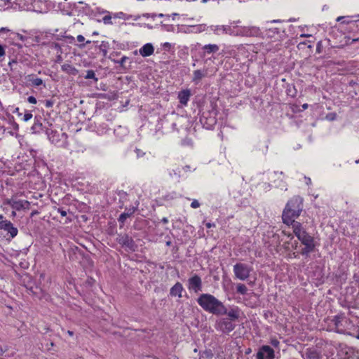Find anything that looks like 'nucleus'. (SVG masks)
I'll list each match as a JSON object with an SVG mask.
<instances>
[{
    "instance_id": "f257e3e1",
    "label": "nucleus",
    "mask_w": 359,
    "mask_h": 359,
    "mask_svg": "<svg viewBox=\"0 0 359 359\" xmlns=\"http://www.w3.org/2000/svg\"><path fill=\"white\" fill-rule=\"evenodd\" d=\"M198 305L206 312L215 316H223L226 313L225 306L215 296L208 293L201 294L196 300Z\"/></svg>"
},
{
    "instance_id": "bf43d9fd",
    "label": "nucleus",
    "mask_w": 359,
    "mask_h": 359,
    "mask_svg": "<svg viewBox=\"0 0 359 359\" xmlns=\"http://www.w3.org/2000/svg\"><path fill=\"white\" fill-rule=\"evenodd\" d=\"M170 243H171V242H170V241H167V242H166V245H170Z\"/></svg>"
},
{
    "instance_id": "9b49d317",
    "label": "nucleus",
    "mask_w": 359,
    "mask_h": 359,
    "mask_svg": "<svg viewBox=\"0 0 359 359\" xmlns=\"http://www.w3.org/2000/svg\"><path fill=\"white\" fill-rule=\"evenodd\" d=\"M1 225L0 228L4 229L10 233L11 238H14L18 234V229L15 227L10 221H2L1 222Z\"/></svg>"
},
{
    "instance_id": "5fc2aeb1",
    "label": "nucleus",
    "mask_w": 359,
    "mask_h": 359,
    "mask_svg": "<svg viewBox=\"0 0 359 359\" xmlns=\"http://www.w3.org/2000/svg\"><path fill=\"white\" fill-rule=\"evenodd\" d=\"M67 334H68L69 336H73L74 332H73L72 331L68 330V331H67Z\"/></svg>"
},
{
    "instance_id": "13d9d810",
    "label": "nucleus",
    "mask_w": 359,
    "mask_h": 359,
    "mask_svg": "<svg viewBox=\"0 0 359 359\" xmlns=\"http://www.w3.org/2000/svg\"><path fill=\"white\" fill-rule=\"evenodd\" d=\"M306 183H307V184L311 183V179L310 178L307 179V182Z\"/></svg>"
},
{
    "instance_id": "f8f14e48",
    "label": "nucleus",
    "mask_w": 359,
    "mask_h": 359,
    "mask_svg": "<svg viewBox=\"0 0 359 359\" xmlns=\"http://www.w3.org/2000/svg\"><path fill=\"white\" fill-rule=\"evenodd\" d=\"M210 29L217 35L231 34V28L229 25H212Z\"/></svg>"
},
{
    "instance_id": "f03ea898",
    "label": "nucleus",
    "mask_w": 359,
    "mask_h": 359,
    "mask_svg": "<svg viewBox=\"0 0 359 359\" xmlns=\"http://www.w3.org/2000/svg\"><path fill=\"white\" fill-rule=\"evenodd\" d=\"M303 210V199L295 196L287 203L282 214L283 222L285 224L292 223Z\"/></svg>"
},
{
    "instance_id": "052dcab7",
    "label": "nucleus",
    "mask_w": 359,
    "mask_h": 359,
    "mask_svg": "<svg viewBox=\"0 0 359 359\" xmlns=\"http://www.w3.org/2000/svg\"><path fill=\"white\" fill-rule=\"evenodd\" d=\"M358 41H359V39H353V42Z\"/></svg>"
},
{
    "instance_id": "6e6552de",
    "label": "nucleus",
    "mask_w": 359,
    "mask_h": 359,
    "mask_svg": "<svg viewBox=\"0 0 359 359\" xmlns=\"http://www.w3.org/2000/svg\"><path fill=\"white\" fill-rule=\"evenodd\" d=\"M256 358L257 359H273L274 351L268 345L262 346L259 348Z\"/></svg>"
},
{
    "instance_id": "c9c22d12",
    "label": "nucleus",
    "mask_w": 359,
    "mask_h": 359,
    "mask_svg": "<svg viewBox=\"0 0 359 359\" xmlns=\"http://www.w3.org/2000/svg\"><path fill=\"white\" fill-rule=\"evenodd\" d=\"M191 207L192 208H198L200 207V203L197 200L194 199L191 203Z\"/></svg>"
},
{
    "instance_id": "5701e85b",
    "label": "nucleus",
    "mask_w": 359,
    "mask_h": 359,
    "mask_svg": "<svg viewBox=\"0 0 359 359\" xmlns=\"http://www.w3.org/2000/svg\"><path fill=\"white\" fill-rule=\"evenodd\" d=\"M46 134L48 135L49 140L52 143L57 144L59 142V141H60L59 134L56 131H54L50 129H48L46 130Z\"/></svg>"
},
{
    "instance_id": "c85d7f7f",
    "label": "nucleus",
    "mask_w": 359,
    "mask_h": 359,
    "mask_svg": "<svg viewBox=\"0 0 359 359\" xmlns=\"http://www.w3.org/2000/svg\"><path fill=\"white\" fill-rule=\"evenodd\" d=\"M85 79H93L95 81H97L98 79L95 76V72L93 70H88L86 72V75L85 76Z\"/></svg>"
},
{
    "instance_id": "e433bc0d",
    "label": "nucleus",
    "mask_w": 359,
    "mask_h": 359,
    "mask_svg": "<svg viewBox=\"0 0 359 359\" xmlns=\"http://www.w3.org/2000/svg\"><path fill=\"white\" fill-rule=\"evenodd\" d=\"M135 152L136 153V155H137V156L138 158H140V157H142V156L145 154V153H144V152H143V151H142L141 149H135Z\"/></svg>"
},
{
    "instance_id": "7c9ffc66",
    "label": "nucleus",
    "mask_w": 359,
    "mask_h": 359,
    "mask_svg": "<svg viewBox=\"0 0 359 359\" xmlns=\"http://www.w3.org/2000/svg\"><path fill=\"white\" fill-rule=\"evenodd\" d=\"M29 81H31L32 84L34 86H39L43 84V80L40 78L29 79Z\"/></svg>"
},
{
    "instance_id": "603ef678",
    "label": "nucleus",
    "mask_w": 359,
    "mask_h": 359,
    "mask_svg": "<svg viewBox=\"0 0 359 359\" xmlns=\"http://www.w3.org/2000/svg\"><path fill=\"white\" fill-rule=\"evenodd\" d=\"M278 341L277 340H274L272 341V344L274 345V346H277L278 344Z\"/></svg>"
},
{
    "instance_id": "58836bf2",
    "label": "nucleus",
    "mask_w": 359,
    "mask_h": 359,
    "mask_svg": "<svg viewBox=\"0 0 359 359\" xmlns=\"http://www.w3.org/2000/svg\"><path fill=\"white\" fill-rule=\"evenodd\" d=\"M53 104H54V102L51 100H46V102H45V106L48 108L52 107Z\"/></svg>"
},
{
    "instance_id": "393cba45",
    "label": "nucleus",
    "mask_w": 359,
    "mask_h": 359,
    "mask_svg": "<svg viewBox=\"0 0 359 359\" xmlns=\"http://www.w3.org/2000/svg\"><path fill=\"white\" fill-rule=\"evenodd\" d=\"M304 248H302L301 251V254L304 256H308L309 253L314 251L315 249V243H310V244H305L304 245Z\"/></svg>"
},
{
    "instance_id": "6e6d98bb",
    "label": "nucleus",
    "mask_w": 359,
    "mask_h": 359,
    "mask_svg": "<svg viewBox=\"0 0 359 359\" xmlns=\"http://www.w3.org/2000/svg\"><path fill=\"white\" fill-rule=\"evenodd\" d=\"M302 108H303L304 109H307V108H308V104H304L302 105Z\"/></svg>"
},
{
    "instance_id": "3c124183",
    "label": "nucleus",
    "mask_w": 359,
    "mask_h": 359,
    "mask_svg": "<svg viewBox=\"0 0 359 359\" xmlns=\"http://www.w3.org/2000/svg\"><path fill=\"white\" fill-rule=\"evenodd\" d=\"M281 21L280 20H273L271 21V23H276V22H280Z\"/></svg>"
},
{
    "instance_id": "39448f33",
    "label": "nucleus",
    "mask_w": 359,
    "mask_h": 359,
    "mask_svg": "<svg viewBox=\"0 0 359 359\" xmlns=\"http://www.w3.org/2000/svg\"><path fill=\"white\" fill-rule=\"evenodd\" d=\"M4 204L10 205L13 209L18 211L29 209L30 206L29 201L25 200H17L15 197L6 199Z\"/></svg>"
},
{
    "instance_id": "1a4fd4ad",
    "label": "nucleus",
    "mask_w": 359,
    "mask_h": 359,
    "mask_svg": "<svg viewBox=\"0 0 359 359\" xmlns=\"http://www.w3.org/2000/svg\"><path fill=\"white\" fill-rule=\"evenodd\" d=\"M188 287L190 290L198 293L202 290V280L200 276L194 275L188 280Z\"/></svg>"
},
{
    "instance_id": "4d7b16f0",
    "label": "nucleus",
    "mask_w": 359,
    "mask_h": 359,
    "mask_svg": "<svg viewBox=\"0 0 359 359\" xmlns=\"http://www.w3.org/2000/svg\"><path fill=\"white\" fill-rule=\"evenodd\" d=\"M355 338L359 339V330H358V334L357 335L355 336Z\"/></svg>"
},
{
    "instance_id": "b1692460",
    "label": "nucleus",
    "mask_w": 359,
    "mask_h": 359,
    "mask_svg": "<svg viewBox=\"0 0 359 359\" xmlns=\"http://www.w3.org/2000/svg\"><path fill=\"white\" fill-rule=\"evenodd\" d=\"M61 69L63 72L73 75H76L78 73V70L69 64H64L62 65Z\"/></svg>"
},
{
    "instance_id": "c756f323",
    "label": "nucleus",
    "mask_w": 359,
    "mask_h": 359,
    "mask_svg": "<svg viewBox=\"0 0 359 359\" xmlns=\"http://www.w3.org/2000/svg\"><path fill=\"white\" fill-rule=\"evenodd\" d=\"M34 133H39L42 130V123L39 121H36L32 127Z\"/></svg>"
},
{
    "instance_id": "79ce46f5",
    "label": "nucleus",
    "mask_w": 359,
    "mask_h": 359,
    "mask_svg": "<svg viewBox=\"0 0 359 359\" xmlns=\"http://www.w3.org/2000/svg\"><path fill=\"white\" fill-rule=\"evenodd\" d=\"M163 47L165 49L168 50V49L170 48L171 44L170 43H168V42H165V43H163Z\"/></svg>"
},
{
    "instance_id": "774afa93",
    "label": "nucleus",
    "mask_w": 359,
    "mask_h": 359,
    "mask_svg": "<svg viewBox=\"0 0 359 359\" xmlns=\"http://www.w3.org/2000/svg\"><path fill=\"white\" fill-rule=\"evenodd\" d=\"M356 163H359V159L355 161Z\"/></svg>"
},
{
    "instance_id": "338daca9",
    "label": "nucleus",
    "mask_w": 359,
    "mask_h": 359,
    "mask_svg": "<svg viewBox=\"0 0 359 359\" xmlns=\"http://www.w3.org/2000/svg\"><path fill=\"white\" fill-rule=\"evenodd\" d=\"M139 18V17H135L134 20H137Z\"/></svg>"
},
{
    "instance_id": "412c9836",
    "label": "nucleus",
    "mask_w": 359,
    "mask_h": 359,
    "mask_svg": "<svg viewBox=\"0 0 359 359\" xmlns=\"http://www.w3.org/2000/svg\"><path fill=\"white\" fill-rule=\"evenodd\" d=\"M226 313L224 315H227L231 320H235L239 318L240 310L238 307L232 308L229 311L225 306Z\"/></svg>"
},
{
    "instance_id": "0eeeda50",
    "label": "nucleus",
    "mask_w": 359,
    "mask_h": 359,
    "mask_svg": "<svg viewBox=\"0 0 359 359\" xmlns=\"http://www.w3.org/2000/svg\"><path fill=\"white\" fill-rule=\"evenodd\" d=\"M261 34L260 29L255 26L241 27L237 34L242 36H258Z\"/></svg>"
},
{
    "instance_id": "a19ab883",
    "label": "nucleus",
    "mask_w": 359,
    "mask_h": 359,
    "mask_svg": "<svg viewBox=\"0 0 359 359\" xmlns=\"http://www.w3.org/2000/svg\"><path fill=\"white\" fill-rule=\"evenodd\" d=\"M57 212L59 213H60L61 216L65 217L67 215V212L63 208H59L57 209Z\"/></svg>"
},
{
    "instance_id": "f3484780",
    "label": "nucleus",
    "mask_w": 359,
    "mask_h": 359,
    "mask_svg": "<svg viewBox=\"0 0 359 359\" xmlns=\"http://www.w3.org/2000/svg\"><path fill=\"white\" fill-rule=\"evenodd\" d=\"M206 75H207V69L195 70V71H194V73H193L194 76H193L192 81L196 84H198L203 77L206 76Z\"/></svg>"
},
{
    "instance_id": "680f3d73",
    "label": "nucleus",
    "mask_w": 359,
    "mask_h": 359,
    "mask_svg": "<svg viewBox=\"0 0 359 359\" xmlns=\"http://www.w3.org/2000/svg\"><path fill=\"white\" fill-rule=\"evenodd\" d=\"M3 31H5V28H1V29H0V32H3Z\"/></svg>"
},
{
    "instance_id": "f704fd0d",
    "label": "nucleus",
    "mask_w": 359,
    "mask_h": 359,
    "mask_svg": "<svg viewBox=\"0 0 359 359\" xmlns=\"http://www.w3.org/2000/svg\"><path fill=\"white\" fill-rule=\"evenodd\" d=\"M128 59V57H126V56H123V57H122L121 58V60H114V62H115L116 63L119 64L121 66H122V67H123V65H124V63H125V62H126Z\"/></svg>"
},
{
    "instance_id": "09e8293b",
    "label": "nucleus",
    "mask_w": 359,
    "mask_h": 359,
    "mask_svg": "<svg viewBox=\"0 0 359 359\" xmlns=\"http://www.w3.org/2000/svg\"><path fill=\"white\" fill-rule=\"evenodd\" d=\"M161 222L163 223V224H167L168 222V219L167 217H163L162 219H161Z\"/></svg>"
},
{
    "instance_id": "8fccbe9b",
    "label": "nucleus",
    "mask_w": 359,
    "mask_h": 359,
    "mask_svg": "<svg viewBox=\"0 0 359 359\" xmlns=\"http://www.w3.org/2000/svg\"><path fill=\"white\" fill-rule=\"evenodd\" d=\"M5 351L3 350L2 347L0 346V355H2Z\"/></svg>"
},
{
    "instance_id": "37998d69",
    "label": "nucleus",
    "mask_w": 359,
    "mask_h": 359,
    "mask_svg": "<svg viewBox=\"0 0 359 359\" xmlns=\"http://www.w3.org/2000/svg\"><path fill=\"white\" fill-rule=\"evenodd\" d=\"M269 32H271L273 34H278L279 33V29L278 28L269 29Z\"/></svg>"
},
{
    "instance_id": "0e129e2a",
    "label": "nucleus",
    "mask_w": 359,
    "mask_h": 359,
    "mask_svg": "<svg viewBox=\"0 0 359 359\" xmlns=\"http://www.w3.org/2000/svg\"><path fill=\"white\" fill-rule=\"evenodd\" d=\"M197 351H198V349H197V348H195V349L194 350V353H196Z\"/></svg>"
},
{
    "instance_id": "a18cd8bd",
    "label": "nucleus",
    "mask_w": 359,
    "mask_h": 359,
    "mask_svg": "<svg viewBox=\"0 0 359 359\" xmlns=\"http://www.w3.org/2000/svg\"><path fill=\"white\" fill-rule=\"evenodd\" d=\"M16 63H17V61L15 60H12L11 61H10L8 62V66L11 67V69H12L13 64H16Z\"/></svg>"
},
{
    "instance_id": "ea45409f",
    "label": "nucleus",
    "mask_w": 359,
    "mask_h": 359,
    "mask_svg": "<svg viewBox=\"0 0 359 359\" xmlns=\"http://www.w3.org/2000/svg\"><path fill=\"white\" fill-rule=\"evenodd\" d=\"M27 100L31 104H36V99L34 96L28 97Z\"/></svg>"
},
{
    "instance_id": "c03bdc74",
    "label": "nucleus",
    "mask_w": 359,
    "mask_h": 359,
    "mask_svg": "<svg viewBox=\"0 0 359 359\" xmlns=\"http://www.w3.org/2000/svg\"><path fill=\"white\" fill-rule=\"evenodd\" d=\"M76 39L79 42H83L85 40V38L83 35H78Z\"/></svg>"
},
{
    "instance_id": "cd10ccee",
    "label": "nucleus",
    "mask_w": 359,
    "mask_h": 359,
    "mask_svg": "<svg viewBox=\"0 0 359 359\" xmlns=\"http://www.w3.org/2000/svg\"><path fill=\"white\" fill-rule=\"evenodd\" d=\"M351 16H339L337 18V22H341L343 24H349L352 22Z\"/></svg>"
},
{
    "instance_id": "6ab92c4d",
    "label": "nucleus",
    "mask_w": 359,
    "mask_h": 359,
    "mask_svg": "<svg viewBox=\"0 0 359 359\" xmlns=\"http://www.w3.org/2000/svg\"><path fill=\"white\" fill-rule=\"evenodd\" d=\"M297 238L303 245L315 243L313 237L310 236L306 231Z\"/></svg>"
},
{
    "instance_id": "49530a36",
    "label": "nucleus",
    "mask_w": 359,
    "mask_h": 359,
    "mask_svg": "<svg viewBox=\"0 0 359 359\" xmlns=\"http://www.w3.org/2000/svg\"><path fill=\"white\" fill-rule=\"evenodd\" d=\"M205 226L208 229L212 227V226H215V224H212V223H210V222H208L205 224Z\"/></svg>"
},
{
    "instance_id": "4be33fe9",
    "label": "nucleus",
    "mask_w": 359,
    "mask_h": 359,
    "mask_svg": "<svg viewBox=\"0 0 359 359\" xmlns=\"http://www.w3.org/2000/svg\"><path fill=\"white\" fill-rule=\"evenodd\" d=\"M191 93L189 90L181 91L178 95L180 102L182 104L186 105L189 100Z\"/></svg>"
},
{
    "instance_id": "2eb2a0df",
    "label": "nucleus",
    "mask_w": 359,
    "mask_h": 359,
    "mask_svg": "<svg viewBox=\"0 0 359 359\" xmlns=\"http://www.w3.org/2000/svg\"><path fill=\"white\" fill-rule=\"evenodd\" d=\"M154 48L151 43L144 44L139 50L142 57H148L154 53Z\"/></svg>"
},
{
    "instance_id": "a878e982",
    "label": "nucleus",
    "mask_w": 359,
    "mask_h": 359,
    "mask_svg": "<svg viewBox=\"0 0 359 359\" xmlns=\"http://www.w3.org/2000/svg\"><path fill=\"white\" fill-rule=\"evenodd\" d=\"M214 355L211 350H205L199 353L198 359H212Z\"/></svg>"
},
{
    "instance_id": "864d4df0",
    "label": "nucleus",
    "mask_w": 359,
    "mask_h": 359,
    "mask_svg": "<svg viewBox=\"0 0 359 359\" xmlns=\"http://www.w3.org/2000/svg\"><path fill=\"white\" fill-rule=\"evenodd\" d=\"M311 35L309 34H302L300 35V37H308V36H310Z\"/></svg>"
},
{
    "instance_id": "dca6fc26",
    "label": "nucleus",
    "mask_w": 359,
    "mask_h": 359,
    "mask_svg": "<svg viewBox=\"0 0 359 359\" xmlns=\"http://www.w3.org/2000/svg\"><path fill=\"white\" fill-rule=\"evenodd\" d=\"M287 225V226L292 225V229H293V233L297 237H298L299 236L302 234L304 231H306L305 229L303 228L302 224L300 222H297L295 220L294 222H292V223H289Z\"/></svg>"
},
{
    "instance_id": "e2e57ef3",
    "label": "nucleus",
    "mask_w": 359,
    "mask_h": 359,
    "mask_svg": "<svg viewBox=\"0 0 359 359\" xmlns=\"http://www.w3.org/2000/svg\"><path fill=\"white\" fill-rule=\"evenodd\" d=\"M175 126H176V123H173V124H172V127H173V128H175Z\"/></svg>"
},
{
    "instance_id": "473e14b6",
    "label": "nucleus",
    "mask_w": 359,
    "mask_h": 359,
    "mask_svg": "<svg viewBox=\"0 0 359 359\" xmlns=\"http://www.w3.org/2000/svg\"><path fill=\"white\" fill-rule=\"evenodd\" d=\"M102 22L105 25H112L111 16L110 15H107L104 16L102 18Z\"/></svg>"
},
{
    "instance_id": "aec40b11",
    "label": "nucleus",
    "mask_w": 359,
    "mask_h": 359,
    "mask_svg": "<svg viewBox=\"0 0 359 359\" xmlns=\"http://www.w3.org/2000/svg\"><path fill=\"white\" fill-rule=\"evenodd\" d=\"M344 318L342 314L337 315L334 316L332 322L334 323L335 326V332L339 334H344V332L342 330L339 329L340 325H341V321Z\"/></svg>"
},
{
    "instance_id": "9d476101",
    "label": "nucleus",
    "mask_w": 359,
    "mask_h": 359,
    "mask_svg": "<svg viewBox=\"0 0 359 359\" xmlns=\"http://www.w3.org/2000/svg\"><path fill=\"white\" fill-rule=\"evenodd\" d=\"M138 204L136 206H130L129 208H126V211L121 213L118 218V221L120 223V226L123 227L125 224V222L127 218L131 217L135 212L137 210Z\"/></svg>"
},
{
    "instance_id": "2f4dec72",
    "label": "nucleus",
    "mask_w": 359,
    "mask_h": 359,
    "mask_svg": "<svg viewBox=\"0 0 359 359\" xmlns=\"http://www.w3.org/2000/svg\"><path fill=\"white\" fill-rule=\"evenodd\" d=\"M130 17L131 15H126V14L123 12H118L114 14V18H123L125 20H128Z\"/></svg>"
},
{
    "instance_id": "4c0bfd02",
    "label": "nucleus",
    "mask_w": 359,
    "mask_h": 359,
    "mask_svg": "<svg viewBox=\"0 0 359 359\" xmlns=\"http://www.w3.org/2000/svg\"><path fill=\"white\" fill-rule=\"evenodd\" d=\"M32 118V114L31 113H26V114H25V115L23 116V120L25 121H27L29 119H31Z\"/></svg>"
},
{
    "instance_id": "69168bd1",
    "label": "nucleus",
    "mask_w": 359,
    "mask_h": 359,
    "mask_svg": "<svg viewBox=\"0 0 359 359\" xmlns=\"http://www.w3.org/2000/svg\"><path fill=\"white\" fill-rule=\"evenodd\" d=\"M158 16H159V17H163V15L161 13V14H159V15H158Z\"/></svg>"
},
{
    "instance_id": "4468645a",
    "label": "nucleus",
    "mask_w": 359,
    "mask_h": 359,
    "mask_svg": "<svg viewBox=\"0 0 359 359\" xmlns=\"http://www.w3.org/2000/svg\"><path fill=\"white\" fill-rule=\"evenodd\" d=\"M184 290L182 285L177 282L176 283L170 290V294L172 297H178L181 298L182 297V293Z\"/></svg>"
},
{
    "instance_id": "423d86ee",
    "label": "nucleus",
    "mask_w": 359,
    "mask_h": 359,
    "mask_svg": "<svg viewBox=\"0 0 359 359\" xmlns=\"http://www.w3.org/2000/svg\"><path fill=\"white\" fill-rule=\"evenodd\" d=\"M216 328L224 334H229L235 328V325L229 319L222 318L216 323Z\"/></svg>"
},
{
    "instance_id": "72a5a7b5",
    "label": "nucleus",
    "mask_w": 359,
    "mask_h": 359,
    "mask_svg": "<svg viewBox=\"0 0 359 359\" xmlns=\"http://www.w3.org/2000/svg\"><path fill=\"white\" fill-rule=\"evenodd\" d=\"M5 48V46L0 44V61H1L6 55Z\"/></svg>"
},
{
    "instance_id": "a211bd4d",
    "label": "nucleus",
    "mask_w": 359,
    "mask_h": 359,
    "mask_svg": "<svg viewBox=\"0 0 359 359\" xmlns=\"http://www.w3.org/2000/svg\"><path fill=\"white\" fill-rule=\"evenodd\" d=\"M202 50H203V55H210L211 53H217L219 48L217 44H208L205 45L202 47Z\"/></svg>"
},
{
    "instance_id": "ddd939ff",
    "label": "nucleus",
    "mask_w": 359,
    "mask_h": 359,
    "mask_svg": "<svg viewBox=\"0 0 359 359\" xmlns=\"http://www.w3.org/2000/svg\"><path fill=\"white\" fill-rule=\"evenodd\" d=\"M304 359H320V353L313 348H307L302 355Z\"/></svg>"
},
{
    "instance_id": "bb28decb",
    "label": "nucleus",
    "mask_w": 359,
    "mask_h": 359,
    "mask_svg": "<svg viewBox=\"0 0 359 359\" xmlns=\"http://www.w3.org/2000/svg\"><path fill=\"white\" fill-rule=\"evenodd\" d=\"M236 291L239 294H245L248 291V288L244 284L239 283L236 286Z\"/></svg>"
},
{
    "instance_id": "7ed1b4c3",
    "label": "nucleus",
    "mask_w": 359,
    "mask_h": 359,
    "mask_svg": "<svg viewBox=\"0 0 359 359\" xmlns=\"http://www.w3.org/2000/svg\"><path fill=\"white\" fill-rule=\"evenodd\" d=\"M116 241L127 252H135L137 250V245L133 238L128 234H118L116 237Z\"/></svg>"
},
{
    "instance_id": "20e7f679",
    "label": "nucleus",
    "mask_w": 359,
    "mask_h": 359,
    "mask_svg": "<svg viewBox=\"0 0 359 359\" xmlns=\"http://www.w3.org/2000/svg\"><path fill=\"white\" fill-rule=\"evenodd\" d=\"M252 268L246 264L237 263L233 266V273L235 276L241 280H245L250 277Z\"/></svg>"
},
{
    "instance_id": "de8ad7c7",
    "label": "nucleus",
    "mask_w": 359,
    "mask_h": 359,
    "mask_svg": "<svg viewBox=\"0 0 359 359\" xmlns=\"http://www.w3.org/2000/svg\"><path fill=\"white\" fill-rule=\"evenodd\" d=\"M183 170H184L185 172L190 171L191 168H190V166H189V165H186V166L183 167Z\"/></svg>"
}]
</instances>
